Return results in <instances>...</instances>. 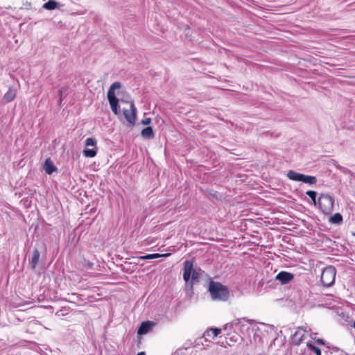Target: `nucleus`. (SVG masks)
I'll return each mask as SVG.
<instances>
[{
  "instance_id": "nucleus-1",
  "label": "nucleus",
  "mask_w": 355,
  "mask_h": 355,
  "mask_svg": "<svg viewBox=\"0 0 355 355\" xmlns=\"http://www.w3.org/2000/svg\"><path fill=\"white\" fill-rule=\"evenodd\" d=\"M194 259H187L183 263L182 278L184 281V291L186 296L191 300L194 295L193 286L199 282L201 272L203 270L198 266L194 267Z\"/></svg>"
},
{
  "instance_id": "nucleus-2",
  "label": "nucleus",
  "mask_w": 355,
  "mask_h": 355,
  "mask_svg": "<svg viewBox=\"0 0 355 355\" xmlns=\"http://www.w3.org/2000/svg\"><path fill=\"white\" fill-rule=\"evenodd\" d=\"M31 247L27 249V252L31 254L28 257V267L34 270L38 266H44L45 259L47 254L46 244L42 241H36L35 245L31 250Z\"/></svg>"
},
{
  "instance_id": "nucleus-3",
  "label": "nucleus",
  "mask_w": 355,
  "mask_h": 355,
  "mask_svg": "<svg viewBox=\"0 0 355 355\" xmlns=\"http://www.w3.org/2000/svg\"><path fill=\"white\" fill-rule=\"evenodd\" d=\"M253 320L236 319L223 326V329H233L235 332H239L244 336H250L254 330L259 331V327L252 324Z\"/></svg>"
},
{
  "instance_id": "nucleus-4",
  "label": "nucleus",
  "mask_w": 355,
  "mask_h": 355,
  "mask_svg": "<svg viewBox=\"0 0 355 355\" xmlns=\"http://www.w3.org/2000/svg\"><path fill=\"white\" fill-rule=\"evenodd\" d=\"M207 292L213 301L227 302L230 297L229 288L211 278H209Z\"/></svg>"
},
{
  "instance_id": "nucleus-5",
  "label": "nucleus",
  "mask_w": 355,
  "mask_h": 355,
  "mask_svg": "<svg viewBox=\"0 0 355 355\" xmlns=\"http://www.w3.org/2000/svg\"><path fill=\"white\" fill-rule=\"evenodd\" d=\"M335 198L329 193H322L318 199V207L324 215H329L334 211Z\"/></svg>"
},
{
  "instance_id": "nucleus-6",
  "label": "nucleus",
  "mask_w": 355,
  "mask_h": 355,
  "mask_svg": "<svg viewBox=\"0 0 355 355\" xmlns=\"http://www.w3.org/2000/svg\"><path fill=\"white\" fill-rule=\"evenodd\" d=\"M286 176L292 181L302 182L310 186L317 183V178L315 176L306 175L293 170L288 171Z\"/></svg>"
},
{
  "instance_id": "nucleus-7",
  "label": "nucleus",
  "mask_w": 355,
  "mask_h": 355,
  "mask_svg": "<svg viewBox=\"0 0 355 355\" xmlns=\"http://www.w3.org/2000/svg\"><path fill=\"white\" fill-rule=\"evenodd\" d=\"M336 269L334 266L325 267L321 274L320 282L324 287H331L335 284Z\"/></svg>"
},
{
  "instance_id": "nucleus-8",
  "label": "nucleus",
  "mask_w": 355,
  "mask_h": 355,
  "mask_svg": "<svg viewBox=\"0 0 355 355\" xmlns=\"http://www.w3.org/2000/svg\"><path fill=\"white\" fill-rule=\"evenodd\" d=\"M97 141L94 137H88L85 141V148L83 151V155L85 157L92 158L94 157L98 152L96 147Z\"/></svg>"
},
{
  "instance_id": "nucleus-9",
  "label": "nucleus",
  "mask_w": 355,
  "mask_h": 355,
  "mask_svg": "<svg viewBox=\"0 0 355 355\" xmlns=\"http://www.w3.org/2000/svg\"><path fill=\"white\" fill-rule=\"evenodd\" d=\"M156 325V322L150 320L143 321L137 329L138 343H141V336L147 334L152 331Z\"/></svg>"
},
{
  "instance_id": "nucleus-10",
  "label": "nucleus",
  "mask_w": 355,
  "mask_h": 355,
  "mask_svg": "<svg viewBox=\"0 0 355 355\" xmlns=\"http://www.w3.org/2000/svg\"><path fill=\"white\" fill-rule=\"evenodd\" d=\"M306 330L303 327H298L295 332L291 336V344L299 346L304 340Z\"/></svg>"
},
{
  "instance_id": "nucleus-11",
  "label": "nucleus",
  "mask_w": 355,
  "mask_h": 355,
  "mask_svg": "<svg viewBox=\"0 0 355 355\" xmlns=\"http://www.w3.org/2000/svg\"><path fill=\"white\" fill-rule=\"evenodd\" d=\"M137 112V110L133 101L130 103V112L126 109L123 110L125 119L131 125H135V123Z\"/></svg>"
},
{
  "instance_id": "nucleus-12",
  "label": "nucleus",
  "mask_w": 355,
  "mask_h": 355,
  "mask_svg": "<svg viewBox=\"0 0 355 355\" xmlns=\"http://www.w3.org/2000/svg\"><path fill=\"white\" fill-rule=\"evenodd\" d=\"M294 274L288 271H281L275 277V280L284 285L290 283L294 279Z\"/></svg>"
},
{
  "instance_id": "nucleus-13",
  "label": "nucleus",
  "mask_w": 355,
  "mask_h": 355,
  "mask_svg": "<svg viewBox=\"0 0 355 355\" xmlns=\"http://www.w3.org/2000/svg\"><path fill=\"white\" fill-rule=\"evenodd\" d=\"M220 332H221V329L218 328V327H211V328L208 329L205 332L202 337H200V338H198L197 339H196V340H195L196 345H198L200 343L202 344V343L201 341H202V338H204V336H210V335H211L210 334L211 333L212 337L215 338V337L218 336L220 334Z\"/></svg>"
},
{
  "instance_id": "nucleus-14",
  "label": "nucleus",
  "mask_w": 355,
  "mask_h": 355,
  "mask_svg": "<svg viewBox=\"0 0 355 355\" xmlns=\"http://www.w3.org/2000/svg\"><path fill=\"white\" fill-rule=\"evenodd\" d=\"M43 168L45 171V173L48 175H51L54 172L58 171V168L49 157L45 159L43 164Z\"/></svg>"
},
{
  "instance_id": "nucleus-15",
  "label": "nucleus",
  "mask_w": 355,
  "mask_h": 355,
  "mask_svg": "<svg viewBox=\"0 0 355 355\" xmlns=\"http://www.w3.org/2000/svg\"><path fill=\"white\" fill-rule=\"evenodd\" d=\"M17 89L14 86L9 87L8 91L3 97V100L6 103L12 102L16 97Z\"/></svg>"
},
{
  "instance_id": "nucleus-16",
  "label": "nucleus",
  "mask_w": 355,
  "mask_h": 355,
  "mask_svg": "<svg viewBox=\"0 0 355 355\" xmlns=\"http://www.w3.org/2000/svg\"><path fill=\"white\" fill-rule=\"evenodd\" d=\"M63 6V4L55 0H48L42 5V8L46 10H54L60 9Z\"/></svg>"
},
{
  "instance_id": "nucleus-17",
  "label": "nucleus",
  "mask_w": 355,
  "mask_h": 355,
  "mask_svg": "<svg viewBox=\"0 0 355 355\" xmlns=\"http://www.w3.org/2000/svg\"><path fill=\"white\" fill-rule=\"evenodd\" d=\"M328 222L331 225H340L343 223V216L339 212H336L334 214H329Z\"/></svg>"
},
{
  "instance_id": "nucleus-18",
  "label": "nucleus",
  "mask_w": 355,
  "mask_h": 355,
  "mask_svg": "<svg viewBox=\"0 0 355 355\" xmlns=\"http://www.w3.org/2000/svg\"><path fill=\"white\" fill-rule=\"evenodd\" d=\"M110 105V108L112 112L115 115H118L120 113V105H119V99L116 98H111L107 99Z\"/></svg>"
},
{
  "instance_id": "nucleus-19",
  "label": "nucleus",
  "mask_w": 355,
  "mask_h": 355,
  "mask_svg": "<svg viewBox=\"0 0 355 355\" xmlns=\"http://www.w3.org/2000/svg\"><path fill=\"white\" fill-rule=\"evenodd\" d=\"M121 87V83L119 81L114 82L109 87L107 98L110 99L111 98H116L115 95V90L119 89Z\"/></svg>"
},
{
  "instance_id": "nucleus-20",
  "label": "nucleus",
  "mask_w": 355,
  "mask_h": 355,
  "mask_svg": "<svg viewBox=\"0 0 355 355\" xmlns=\"http://www.w3.org/2000/svg\"><path fill=\"white\" fill-rule=\"evenodd\" d=\"M141 136L146 139H150L154 138L155 132L153 127L148 125L143 128L141 131Z\"/></svg>"
},
{
  "instance_id": "nucleus-21",
  "label": "nucleus",
  "mask_w": 355,
  "mask_h": 355,
  "mask_svg": "<svg viewBox=\"0 0 355 355\" xmlns=\"http://www.w3.org/2000/svg\"><path fill=\"white\" fill-rule=\"evenodd\" d=\"M205 196L209 200H221L223 196L218 193L216 191H214V189H209L205 191Z\"/></svg>"
},
{
  "instance_id": "nucleus-22",
  "label": "nucleus",
  "mask_w": 355,
  "mask_h": 355,
  "mask_svg": "<svg viewBox=\"0 0 355 355\" xmlns=\"http://www.w3.org/2000/svg\"><path fill=\"white\" fill-rule=\"evenodd\" d=\"M167 256V254H159V253H154V254H147L146 255H142L139 257V259L142 260H147V259H154L160 258L162 257Z\"/></svg>"
},
{
  "instance_id": "nucleus-23",
  "label": "nucleus",
  "mask_w": 355,
  "mask_h": 355,
  "mask_svg": "<svg viewBox=\"0 0 355 355\" xmlns=\"http://www.w3.org/2000/svg\"><path fill=\"white\" fill-rule=\"evenodd\" d=\"M306 347L309 350L313 352L315 355H322L321 349L320 347L316 346L311 341H308L306 343Z\"/></svg>"
},
{
  "instance_id": "nucleus-24",
  "label": "nucleus",
  "mask_w": 355,
  "mask_h": 355,
  "mask_svg": "<svg viewBox=\"0 0 355 355\" xmlns=\"http://www.w3.org/2000/svg\"><path fill=\"white\" fill-rule=\"evenodd\" d=\"M306 194L311 198L312 204L315 206H318V200H317V196L318 193L315 191L313 190H308L306 192Z\"/></svg>"
},
{
  "instance_id": "nucleus-25",
  "label": "nucleus",
  "mask_w": 355,
  "mask_h": 355,
  "mask_svg": "<svg viewBox=\"0 0 355 355\" xmlns=\"http://www.w3.org/2000/svg\"><path fill=\"white\" fill-rule=\"evenodd\" d=\"M311 338L313 340H314V341L318 344V345H325L327 347V342L322 339V338H313L311 336Z\"/></svg>"
},
{
  "instance_id": "nucleus-26",
  "label": "nucleus",
  "mask_w": 355,
  "mask_h": 355,
  "mask_svg": "<svg viewBox=\"0 0 355 355\" xmlns=\"http://www.w3.org/2000/svg\"><path fill=\"white\" fill-rule=\"evenodd\" d=\"M252 334H254V340H256L257 338H259V339L261 338L262 331L260 329L259 331L254 330Z\"/></svg>"
},
{
  "instance_id": "nucleus-27",
  "label": "nucleus",
  "mask_w": 355,
  "mask_h": 355,
  "mask_svg": "<svg viewBox=\"0 0 355 355\" xmlns=\"http://www.w3.org/2000/svg\"><path fill=\"white\" fill-rule=\"evenodd\" d=\"M151 123L150 118H145L141 121V123L145 125H148Z\"/></svg>"
},
{
  "instance_id": "nucleus-28",
  "label": "nucleus",
  "mask_w": 355,
  "mask_h": 355,
  "mask_svg": "<svg viewBox=\"0 0 355 355\" xmlns=\"http://www.w3.org/2000/svg\"><path fill=\"white\" fill-rule=\"evenodd\" d=\"M327 347L329 349H332L335 352H340V349L336 347V346H333L331 345L330 343H327Z\"/></svg>"
},
{
  "instance_id": "nucleus-29",
  "label": "nucleus",
  "mask_w": 355,
  "mask_h": 355,
  "mask_svg": "<svg viewBox=\"0 0 355 355\" xmlns=\"http://www.w3.org/2000/svg\"><path fill=\"white\" fill-rule=\"evenodd\" d=\"M318 236L320 237H322L326 241H330V242L332 241L331 239L327 235H326L324 234H318Z\"/></svg>"
},
{
  "instance_id": "nucleus-30",
  "label": "nucleus",
  "mask_w": 355,
  "mask_h": 355,
  "mask_svg": "<svg viewBox=\"0 0 355 355\" xmlns=\"http://www.w3.org/2000/svg\"><path fill=\"white\" fill-rule=\"evenodd\" d=\"M336 168L340 170L341 171H343V172H345V171H349V169L343 167V166H341L340 165L338 164V165H336Z\"/></svg>"
},
{
  "instance_id": "nucleus-31",
  "label": "nucleus",
  "mask_w": 355,
  "mask_h": 355,
  "mask_svg": "<svg viewBox=\"0 0 355 355\" xmlns=\"http://www.w3.org/2000/svg\"><path fill=\"white\" fill-rule=\"evenodd\" d=\"M63 89L61 88L58 90V95H59V98H60V101H62V98H63Z\"/></svg>"
},
{
  "instance_id": "nucleus-32",
  "label": "nucleus",
  "mask_w": 355,
  "mask_h": 355,
  "mask_svg": "<svg viewBox=\"0 0 355 355\" xmlns=\"http://www.w3.org/2000/svg\"><path fill=\"white\" fill-rule=\"evenodd\" d=\"M94 264L92 263L88 262L86 264L87 268L92 269L93 268Z\"/></svg>"
},
{
  "instance_id": "nucleus-33",
  "label": "nucleus",
  "mask_w": 355,
  "mask_h": 355,
  "mask_svg": "<svg viewBox=\"0 0 355 355\" xmlns=\"http://www.w3.org/2000/svg\"><path fill=\"white\" fill-rule=\"evenodd\" d=\"M268 327L270 329V330L275 331L276 329V327L272 324H269Z\"/></svg>"
},
{
  "instance_id": "nucleus-34",
  "label": "nucleus",
  "mask_w": 355,
  "mask_h": 355,
  "mask_svg": "<svg viewBox=\"0 0 355 355\" xmlns=\"http://www.w3.org/2000/svg\"><path fill=\"white\" fill-rule=\"evenodd\" d=\"M137 355H146V352H138L137 354Z\"/></svg>"
},
{
  "instance_id": "nucleus-35",
  "label": "nucleus",
  "mask_w": 355,
  "mask_h": 355,
  "mask_svg": "<svg viewBox=\"0 0 355 355\" xmlns=\"http://www.w3.org/2000/svg\"><path fill=\"white\" fill-rule=\"evenodd\" d=\"M257 355H268V354H266V353H264V352H262V353H259V354H257Z\"/></svg>"
},
{
  "instance_id": "nucleus-36",
  "label": "nucleus",
  "mask_w": 355,
  "mask_h": 355,
  "mask_svg": "<svg viewBox=\"0 0 355 355\" xmlns=\"http://www.w3.org/2000/svg\"><path fill=\"white\" fill-rule=\"evenodd\" d=\"M352 327L355 329V320L353 322Z\"/></svg>"
},
{
  "instance_id": "nucleus-37",
  "label": "nucleus",
  "mask_w": 355,
  "mask_h": 355,
  "mask_svg": "<svg viewBox=\"0 0 355 355\" xmlns=\"http://www.w3.org/2000/svg\"><path fill=\"white\" fill-rule=\"evenodd\" d=\"M291 330V328H286V331H289Z\"/></svg>"
},
{
  "instance_id": "nucleus-38",
  "label": "nucleus",
  "mask_w": 355,
  "mask_h": 355,
  "mask_svg": "<svg viewBox=\"0 0 355 355\" xmlns=\"http://www.w3.org/2000/svg\"><path fill=\"white\" fill-rule=\"evenodd\" d=\"M62 101H59V105L61 106Z\"/></svg>"
},
{
  "instance_id": "nucleus-39",
  "label": "nucleus",
  "mask_w": 355,
  "mask_h": 355,
  "mask_svg": "<svg viewBox=\"0 0 355 355\" xmlns=\"http://www.w3.org/2000/svg\"><path fill=\"white\" fill-rule=\"evenodd\" d=\"M354 235L355 236V233L354 234Z\"/></svg>"
}]
</instances>
